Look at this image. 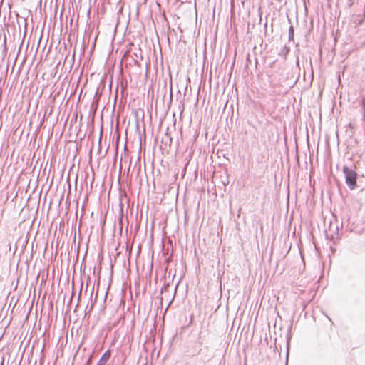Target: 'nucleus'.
<instances>
[{"mask_svg": "<svg viewBox=\"0 0 365 365\" xmlns=\"http://www.w3.org/2000/svg\"><path fill=\"white\" fill-rule=\"evenodd\" d=\"M343 171L345 175L346 183L351 190H353L356 182V173L347 166L343 168Z\"/></svg>", "mask_w": 365, "mask_h": 365, "instance_id": "obj_1", "label": "nucleus"}, {"mask_svg": "<svg viewBox=\"0 0 365 365\" xmlns=\"http://www.w3.org/2000/svg\"><path fill=\"white\" fill-rule=\"evenodd\" d=\"M110 351L109 350L106 351L103 354V356L101 357L99 361L104 364L105 365L106 364L107 361H108V359H110Z\"/></svg>", "mask_w": 365, "mask_h": 365, "instance_id": "obj_2", "label": "nucleus"}, {"mask_svg": "<svg viewBox=\"0 0 365 365\" xmlns=\"http://www.w3.org/2000/svg\"><path fill=\"white\" fill-rule=\"evenodd\" d=\"M293 35H294V28H293L292 26H291L289 27V39L293 38Z\"/></svg>", "mask_w": 365, "mask_h": 365, "instance_id": "obj_3", "label": "nucleus"}, {"mask_svg": "<svg viewBox=\"0 0 365 365\" xmlns=\"http://www.w3.org/2000/svg\"><path fill=\"white\" fill-rule=\"evenodd\" d=\"M97 365H105V364H103V363H101V362H100V361H98V362L97 363Z\"/></svg>", "mask_w": 365, "mask_h": 365, "instance_id": "obj_4", "label": "nucleus"}]
</instances>
